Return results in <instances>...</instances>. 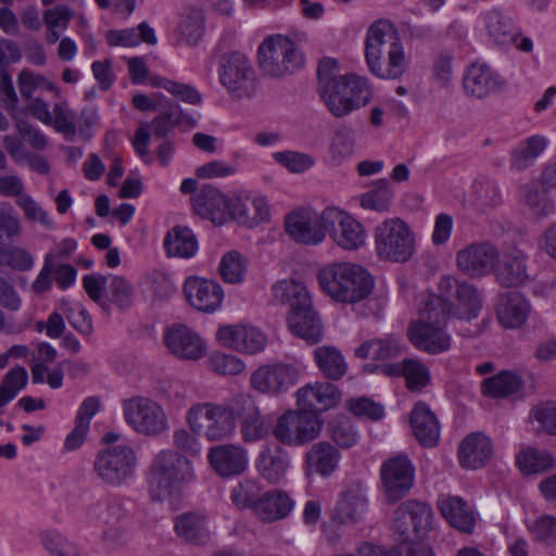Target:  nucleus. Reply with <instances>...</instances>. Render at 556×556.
Returning a JSON list of instances; mask_svg holds the SVG:
<instances>
[{
	"mask_svg": "<svg viewBox=\"0 0 556 556\" xmlns=\"http://www.w3.org/2000/svg\"><path fill=\"white\" fill-rule=\"evenodd\" d=\"M376 251L380 258L404 263L415 252V238L408 225L401 218H388L376 227Z\"/></svg>",
	"mask_w": 556,
	"mask_h": 556,
	"instance_id": "9d476101",
	"label": "nucleus"
},
{
	"mask_svg": "<svg viewBox=\"0 0 556 556\" xmlns=\"http://www.w3.org/2000/svg\"><path fill=\"white\" fill-rule=\"evenodd\" d=\"M205 31V17L201 9L190 8L181 14L175 35L179 46L199 45Z\"/></svg>",
	"mask_w": 556,
	"mask_h": 556,
	"instance_id": "ea45409f",
	"label": "nucleus"
},
{
	"mask_svg": "<svg viewBox=\"0 0 556 556\" xmlns=\"http://www.w3.org/2000/svg\"><path fill=\"white\" fill-rule=\"evenodd\" d=\"M245 227L254 228L262 224L269 223L270 207L267 198L257 191H250L245 194Z\"/></svg>",
	"mask_w": 556,
	"mask_h": 556,
	"instance_id": "8fccbe9b",
	"label": "nucleus"
},
{
	"mask_svg": "<svg viewBox=\"0 0 556 556\" xmlns=\"http://www.w3.org/2000/svg\"><path fill=\"white\" fill-rule=\"evenodd\" d=\"M321 429L316 414L288 410L282 414L274 428V435L286 445H303L313 441Z\"/></svg>",
	"mask_w": 556,
	"mask_h": 556,
	"instance_id": "4468645a",
	"label": "nucleus"
},
{
	"mask_svg": "<svg viewBox=\"0 0 556 556\" xmlns=\"http://www.w3.org/2000/svg\"><path fill=\"white\" fill-rule=\"evenodd\" d=\"M321 219L327 232L340 248L357 250L365 243L363 226L346 212L329 206L321 212Z\"/></svg>",
	"mask_w": 556,
	"mask_h": 556,
	"instance_id": "f3484780",
	"label": "nucleus"
},
{
	"mask_svg": "<svg viewBox=\"0 0 556 556\" xmlns=\"http://www.w3.org/2000/svg\"><path fill=\"white\" fill-rule=\"evenodd\" d=\"M273 157L278 164L294 174L304 173L315 165V159L305 152L287 150L275 152Z\"/></svg>",
	"mask_w": 556,
	"mask_h": 556,
	"instance_id": "6e6d98bb",
	"label": "nucleus"
},
{
	"mask_svg": "<svg viewBox=\"0 0 556 556\" xmlns=\"http://www.w3.org/2000/svg\"><path fill=\"white\" fill-rule=\"evenodd\" d=\"M483 18L486 33L495 45L508 48L520 37L519 28L504 11L492 9L485 12Z\"/></svg>",
	"mask_w": 556,
	"mask_h": 556,
	"instance_id": "4c0bfd02",
	"label": "nucleus"
},
{
	"mask_svg": "<svg viewBox=\"0 0 556 556\" xmlns=\"http://www.w3.org/2000/svg\"><path fill=\"white\" fill-rule=\"evenodd\" d=\"M340 452L329 442H317L305 454L306 475L331 476L339 467Z\"/></svg>",
	"mask_w": 556,
	"mask_h": 556,
	"instance_id": "c9c22d12",
	"label": "nucleus"
},
{
	"mask_svg": "<svg viewBox=\"0 0 556 556\" xmlns=\"http://www.w3.org/2000/svg\"><path fill=\"white\" fill-rule=\"evenodd\" d=\"M438 507L455 529L470 533L473 530L476 518L471 507L459 496L443 495L438 501Z\"/></svg>",
	"mask_w": 556,
	"mask_h": 556,
	"instance_id": "58836bf2",
	"label": "nucleus"
},
{
	"mask_svg": "<svg viewBox=\"0 0 556 556\" xmlns=\"http://www.w3.org/2000/svg\"><path fill=\"white\" fill-rule=\"evenodd\" d=\"M218 274L225 283L237 285L243 280V256L237 250H230L223 254Z\"/></svg>",
	"mask_w": 556,
	"mask_h": 556,
	"instance_id": "603ef678",
	"label": "nucleus"
},
{
	"mask_svg": "<svg viewBox=\"0 0 556 556\" xmlns=\"http://www.w3.org/2000/svg\"><path fill=\"white\" fill-rule=\"evenodd\" d=\"M17 84L23 99L30 101L36 92L56 91V87L52 81L40 74L29 71H22L17 76Z\"/></svg>",
	"mask_w": 556,
	"mask_h": 556,
	"instance_id": "3c124183",
	"label": "nucleus"
},
{
	"mask_svg": "<svg viewBox=\"0 0 556 556\" xmlns=\"http://www.w3.org/2000/svg\"><path fill=\"white\" fill-rule=\"evenodd\" d=\"M41 542L51 556H86L74 543L55 531L45 532Z\"/></svg>",
	"mask_w": 556,
	"mask_h": 556,
	"instance_id": "4d7b16f0",
	"label": "nucleus"
},
{
	"mask_svg": "<svg viewBox=\"0 0 556 556\" xmlns=\"http://www.w3.org/2000/svg\"><path fill=\"white\" fill-rule=\"evenodd\" d=\"M164 248L168 256L190 258L198 251V241L191 229L178 226L167 232Z\"/></svg>",
	"mask_w": 556,
	"mask_h": 556,
	"instance_id": "a18cd8bd",
	"label": "nucleus"
},
{
	"mask_svg": "<svg viewBox=\"0 0 556 556\" xmlns=\"http://www.w3.org/2000/svg\"><path fill=\"white\" fill-rule=\"evenodd\" d=\"M314 361L321 374L329 380H340L348 371L342 353L334 346L323 345L314 350Z\"/></svg>",
	"mask_w": 556,
	"mask_h": 556,
	"instance_id": "37998d69",
	"label": "nucleus"
},
{
	"mask_svg": "<svg viewBox=\"0 0 556 556\" xmlns=\"http://www.w3.org/2000/svg\"><path fill=\"white\" fill-rule=\"evenodd\" d=\"M285 228L290 238L305 245L319 244L327 232L321 213L308 208H298L289 213L285 218Z\"/></svg>",
	"mask_w": 556,
	"mask_h": 556,
	"instance_id": "aec40b11",
	"label": "nucleus"
},
{
	"mask_svg": "<svg viewBox=\"0 0 556 556\" xmlns=\"http://www.w3.org/2000/svg\"><path fill=\"white\" fill-rule=\"evenodd\" d=\"M521 379L514 372L503 370L481 383L482 393L491 397H507L519 391Z\"/></svg>",
	"mask_w": 556,
	"mask_h": 556,
	"instance_id": "49530a36",
	"label": "nucleus"
},
{
	"mask_svg": "<svg viewBox=\"0 0 556 556\" xmlns=\"http://www.w3.org/2000/svg\"><path fill=\"white\" fill-rule=\"evenodd\" d=\"M503 84L500 75L486 64H471L463 78L465 91L479 99L500 90Z\"/></svg>",
	"mask_w": 556,
	"mask_h": 556,
	"instance_id": "473e14b6",
	"label": "nucleus"
},
{
	"mask_svg": "<svg viewBox=\"0 0 556 556\" xmlns=\"http://www.w3.org/2000/svg\"><path fill=\"white\" fill-rule=\"evenodd\" d=\"M535 542L552 546L556 543V517L543 515L536 518L529 527Z\"/></svg>",
	"mask_w": 556,
	"mask_h": 556,
	"instance_id": "052dcab7",
	"label": "nucleus"
},
{
	"mask_svg": "<svg viewBox=\"0 0 556 556\" xmlns=\"http://www.w3.org/2000/svg\"><path fill=\"white\" fill-rule=\"evenodd\" d=\"M22 233L21 220L9 203L0 202V238L13 239Z\"/></svg>",
	"mask_w": 556,
	"mask_h": 556,
	"instance_id": "338daca9",
	"label": "nucleus"
},
{
	"mask_svg": "<svg viewBox=\"0 0 556 556\" xmlns=\"http://www.w3.org/2000/svg\"><path fill=\"white\" fill-rule=\"evenodd\" d=\"M194 478L193 465L187 456L172 448L162 450L153 457L149 467V494L157 502L178 497L182 488Z\"/></svg>",
	"mask_w": 556,
	"mask_h": 556,
	"instance_id": "f03ea898",
	"label": "nucleus"
},
{
	"mask_svg": "<svg viewBox=\"0 0 556 556\" xmlns=\"http://www.w3.org/2000/svg\"><path fill=\"white\" fill-rule=\"evenodd\" d=\"M498 258L497 250L488 242L470 243L456 254L459 270L471 277L488 275Z\"/></svg>",
	"mask_w": 556,
	"mask_h": 556,
	"instance_id": "5701e85b",
	"label": "nucleus"
},
{
	"mask_svg": "<svg viewBox=\"0 0 556 556\" xmlns=\"http://www.w3.org/2000/svg\"><path fill=\"white\" fill-rule=\"evenodd\" d=\"M191 201L198 215L216 225H224L242 215L239 206L211 184L202 185Z\"/></svg>",
	"mask_w": 556,
	"mask_h": 556,
	"instance_id": "2eb2a0df",
	"label": "nucleus"
},
{
	"mask_svg": "<svg viewBox=\"0 0 556 556\" xmlns=\"http://www.w3.org/2000/svg\"><path fill=\"white\" fill-rule=\"evenodd\" d=\"M516 463L525 475L540 473L555 465V460L549 453L534 447L521 451L516 457Z\"/></svg>",
	"mask_w": 556,
	"mask_h": 556,
	"instance_id": "09e8293b",
	"label": "nucleus"
},
{
	"mask_svg": "<svg viewBox=\"0 0 556 556\" xmlns=\"http://www.w3.org/2000/svg\"><path fill=\"white\" fill-rule=\"evenodd\" d=\"M530 419L539 424V430L556 434V403L544 402L535 405L530 412Z\"/></svg>",
	"mask_w": 556,
	"mask_h": 556,
	"instance_id": "680f3d73",
	"label": "nucleus"
},
{
	"mask_svg": "<svg viewBox=\"0 0 556 556\" xmlns=\"http://www.w3.org/2000/svg\"><path fill=\"white\" fill-rule=\"evenodd\" d=\"M257 61L265 76L281 78L299 70L304 64V56L292 40L273 35L258 46Z\"/></svg>",
	"mask_w": 556,
	"mask_h": 556,
	"instance_id": "6e6552de",
	"label": "nucleus"
},
{
	"mask_svg": "<svg viewBox=\"0 0 556 556\" xmlns=\"http://www.w3.org/2000/svg\"><path fill=\"white\" fill-rule=\"evenodd\" d=\"M547 144L548 140L543 135H533L522 139L510 152V166L519 172L531 167Z\"/></svg>",
	"mask_w": 556,
	"mask_h": 556,
	"instance_id": "a19ab883",
	"label": "nucleus"
},
{
	"mask_svg": "<svg viewBox=\"0 0 556 556\" xmlns=\"http://www.w3.org/2000/svg\"><path fill=\"white\" fill-rule=\"evenodd\" d=\"M126 422L139 434L156 437L169 428L163 407L146 396H134L122 403Z\"/></svg>",
	"mask_w": 556,
	"mask_h": 556,
	"instance_id": "9b49d317",
	"label": "nucleus"
},
{
	"mask_svg": "<svg viewBox=\"0 0 556 556\" xmlns=\"http://www.w3.org/2000/svg\"><path fill=\"white\" fill-rule=\"evenodd\" d=\"M168 350L182 359H199L204 356L206 345L203 339L186 325H172L164 336Z\"/></svg>",
	"mask_w": 556,
	"mask_h": 556,
	"instance_id": "b1692460",
	"label": "nucleus"
},
{
	"mask_svg": "<svg viewBox=\"0 0 556 556\" xmlns=\"http://www.w3.org/2000/svg\"><path fill=\"white\" fill-rule=\"evenodd\" d=\"M254 485H245V509L264 522H274L287 518L294 507L293 500L282 490H270L258 494Z\"/></svg>",
	"mask_w": 556,
	"mask_h": 556,
	"instance_id": "dca6fc26",
	"label": "nucleus"
},
{
	"mask_svg": "<svg viewBox=\"0 0 556 556\" xmlns=\"http://www.w3.org/2000/svg\"><path fill=\"white\" fill-rule=\"evenodd\" d=\"M319 96L331 115L341 118L365 106L371 91L365 78L346 74L321 85Z\"/></svg>",
	"mask_w": 556,
	"mask_h": 556,
	"instance_id": "423d86ee",
	"label": "nucleus"
},
{
	"mask_svg": "<svg viewBox=\"0 0 556 556\" xmlns=\"http://www.w3.org/2000/svg\"><path fill=\"white\" fill-rule=\"evenodd\" d=\"M528 256L520 250H513L504 254L495 269L497 282L506 288H518L529 279Z\"/></svg>",
	"mask_w": 556,
	"mask_h": 556,
	"instance_id": "72a5a7b5",
	"label": "nucleus"
},
{
	"mask_svg": "<svg viewBox=\"0 0 556 556\" xmlns=\"http://www.w3.org/2000/svg\"><path fill=\"white\" fill-rule=\"evenodd\" d=\"M296 394L302 409L316 415L334 407L341 401V392L330 382L306 384Z\"/></svg>",
	"mask_w": 556,
	"mask_h": 556,
	"instance_id": "a878e982",
	"label": "nucleus"
},
{
	"mask_svg": "<svg viewBox=\"0 0 556 556\" xmlns=\"http://www.w3.org/2000/svg\"><path fill=\"white\" fill-rule=\"evenodd\" d=\"M106 294L110 301L122 309H127L131 305L132 287L123 277H109Z\"/></svg>",
	"mask_w": 556,
	"mask_h": 556,
	"instance_id": "bf43d9fd",
	"label": "nucleus"
},
{
	"mask_svg": "<svg viewBox=\"0 0 556 556\" xmlns=\"http://www.w3.org/2000/svg\"><path fill=\"white\" fill-rule=\"evenodd\" d=\"M274 296L290 306L288 324L296 337L308 344H316L324 338V327L317 312L312 306L307 288L293 280H282L274 285Z\"/></svg>",
	"mask_w": 556,
	"mask_h": 556,
	"instance_id": "7ed1b4c3",
	"label": "nucleus"
},
{
	"mask_svg": "<svg viewBox=\"0 0 556 556\" xmlns=\"http://www.w3.org/2000/svg\"><path fill=\"white\" fill-rule=\"evenodd\" d=\"M365 58L370 73L381 79H399L407 67L397 31L387 21L376 22L369 27Z\"/></svg>",
	"mask_w": 556,
	"mask_h": 556,
	"instance_id": "f257e3e1",
	"label": "nucleus"
},
{
	"mask_svg": "<svg viewBox=\"0 0 556 556\" xmlns=\"http://www.w3.org/2000/svg\"><path fill=\"white\" fill-rule=\"evenodd\" d=\"M60 308L70 325L84 336H89L93 331L92 319L88 311L80 304L73 305L67 300H62Z\"/></svg>",
	"mask_w": 556,
	"mask_h": 556,
	"instance_id": "5fc2aeb1",
	"label": "nucleus"
},
{
	"mask_svg": "<svg viewBox=\"0 0 556 556\" xmlns=\"http://www.w3.org/2000/svg\"><path fill=\"white\" fill-rule=\"evenodd\" d=\"M174 531L184 542L195 546H205L213 539L207 517L199 511L178 515L174 520Z\"/></svg>",
	"mask_w": 556,
	"mask_h": 556,
	"instance_id": "bb28decb",
	"label": "nucleus"
},
{
	"mask_svg": "<svg viewBox=\"0 0 556 556\" xmlns=\"http://www.w3.org/2000/svg\"><path fill=\"white\" fill-rule=\"evenodd\" d=\"M16 204L22 208L27 219L39 222L48 228L53 226L49 214L29 194L25 193L17 198Z\"/></svg>",
	"mask_w": 556,
	"mask_h": 556,
	"instance_id": "774afa93",
	"label": "nucleus"
},
{
	"mask_svg": "<svg viewBox=\"0 0 556 556\" xmlns=\"http://www.w3.org/2000/svg\"><path fill=\"white\" fill-rule=\"evenodd\" d=\"M364 370L368 372L379 371L388 377L404 376L410 390H419L429 382L428 368L420 362L412 358H405L401 363L395 364H366Z\"/></svg>",
	"mask_w": 556,
	"mask_h": 556,
	"instance_id": "cd10ccee",
	"label": "nucleus"
},
{
	"mask_svg": "<svg viewBox=\"0 0 556 556\" xmlns=\"http://www.w3.org/2000/svg\"><path fill=\"white\" fill-rule=\"evenodd\" d=\"M126 520L127 509L123 501L115 496H103L86 507L85 522L100 528L103 541L111 547L122 542Z\"/></svg>",
	"mask_w": 556,
	"mask_h": 556,
	"instance_id": "1a4fd4ad",
	"label": "nucleus"
},
{
	"mask_svg": "<svg viewBox=\"0 0 556 556\" xmlns=\"http://www.w3.org/2000/svg\"><path fill=\"white\" fill-rule=\"evenodd\" d=\"M530 312V302L522 293L508 291L498 295L496 315L505 328H520L528 320Z\"/></svg>",
	"mask_w": 556,
	"mask_h": 556,
	"instance_id": "c85d7f7f",
	"label": "nucleus"
},
{
	"mask_svg": "<svg viewBox=\"0 0 556 556\" xmlns=\"http://www.w3.org/2000/svg\"><path fill=\"white\" fill-rule=\"evenodd\" d=\"M289 455L279 444L263 446L256 459V469L262 478L270 484H278L289 468Z\"/></svg>",
	"mask_w": 556,
	"mask_h": 556,
	"instance_id": "2f4dec72",
	"label": "nucleus"
},
{
	"mask_svg": "<svg viewBox=\"0 0 556 556\" xmlns=\"http://www.w3.org/2000/svg\"><path fill=\"white\" fill-rule=\"evenodd\" d=\"M369 509L367 489L361 481L348 484L338 495L331 514V523L355 525L362 521Z\"/></svg>",
	"mask_w": 556,
	"mask_h": 556,
	"instance_id": "a211bd4d",
	"label": "nucleus"
},
{
	"mask_svg": "<svg viewBox=\"0 0 556 556\" xmlns=\"http://www.w3.org/2000/svg\"><path fill=\"white\" fill-rule=\"evenodd\" d=\"M35 265L34 255L26 249L0 241V267L14 271H28Z\"/></svg>",
	"mask_w": 556,
	"mask_h": 556,
	"instance_id": "de8ad7c7",
	"label": "nucleus"
},
{
	"mask_svg": "<svg viewBox=\"0 0 556 556\" xmlns=\"http://www.w3.org/2000/svg\"><path fill=\"white\" fill-rule=\"evenodd\" d=\"M219 78L228 92L240 99L243 96V54L232 52L222 59Z\"/></svg>",
	"mask_w": 556,
	"mask_h": 556,
	"instance_id": "79ce46f5",
	"label": "nucleus"
},
{
	"mask_svg": "<svg viewBox=\"0 0 556 556\" xmlns=\"http://www.w3.org/2000/svg\"><path fill=\"white\" fill-rule=\"evenodd\" d=\"M331 438L340 447L349 448L357 444L359 434L349 418H340L331 426Z\"/></svg>",
	"mask_w": 556,
	"mask_h": 556,
	"instance_id": "e2e57ef3",
	"label": "nucleus"
},
{
	"mask_svg": "<svg viewBox=\"0 0 556 556\" xmlns=\"http://www.w3.org/2000/svg\"><path fill=\"white\" fill-rule=\"evenodd\" d=\"M136 462V453L130 446L116 445L98 452L93 469L104 483L118 486L132 477Z\"/></svg>",
	"mask_w": 556,
	"mask_h": 556,
	"instance_id": "f8f14e48",
	"label": "nucleus"
},
{
	"mask_svg": "<svg viewBox=\"0 0 556 556\" xmlns=\"http://www.w3.org/2000/svg\"><path fill=\"white\" fill-rule=\"evenodd\" d=\"M448 308L441 296L428 295L419 318L407 328L408 339L417 350L432 355L450 350L451 336L445 330Z\"/></svg>",
	"mask_w": 556,
	"mask_h": 556,
	"instance_id": "39448f33",
	"label": "nucleus"
},
{
	"mask_svg": "<svg viewBox=\"0 0 556 556\" xmlns=\"http://www.w3.org/2000/svg\"><path fill=\"white\" fill-rule=\"evenodd\" d=\"M26 110L36 119L48 126H53L59 132L75 136L77 126L74 122V113L67 110L63 102L53 105V112H50L48 102L43 101L40 97H36L29 101Z\"/></svg>",
	"mask_w": 556,
	"mask_h": 556,
	"instance_id": "393cba45",
	"label": "nucleus"
},
{
	"mask_svg": "<svg viewBox=\"0 0 556 556\" xmlns=\"http://www.w3.org/2000/svg\"><path fill=\"white\" fill-rule=\"evenodd\" d=\"M410 426L417 441L426 447L437 445L440 438V425L430 407L418 402L410 413Z\"/></svg>",
	"mask_w": 556,
	"mask_h": 556,
	"instance_id": "e433bc0d",
	"label": "nucleus"
},
{
	"mask_svg": "<svg viewBox=\"0 0 556 556\" xmlns=\"http://www.w3.org/2000/svg\"><path fill=\"white\" fill-rule=\"evenodd\" d=\"M318 282L332 300L346 304L365 300L374 289L369 271L350 262H334L324 266L318 273Z\"/></svg>",
	"mask_w": 556,
	"mask_h": 556,
	"instance_id": "20e7f679",
	"label": "nucleus"
},
{
	"mask_svg": "<svg viewBox=\"0 0 556 556\" xmlns=\"http://www.w3.org/2000/svg\"><path fill=\"white\" fill-rule=\"evenodd\" d=\"M11 117L15 122L16 130L22 139H24L35 150L41 151L46 149L47 138L37 127L20 117L18 113H13Z\"/></svg>",
	"mask_w": 556,
	"mask_h": 556,
	"instance_id": "0e129e2a",
	"label": "nucleus"
},
{
	"mask_svg": "<svg viewBox=\"0 0 556 556\" xmlns=\"http://www.w3.org/2000/svg\"><path fill=\"white\" fill-rule=\"evenodd\" d=\"M184 293L193 308L208 314L216 312L224 300V290L217 281L198 276L185 280Z\"/></svg>",
	"mask_w": 556,
	"mask_h": 556,
	"instance_id": "4be33fe9",
	"label": "nucleus"
},
{
	"mask_svg": "<svg viewBox=\"0 0 556 556\" xmlns=\"http://www.w3.org/2000/svg\"><path fill=\"white\" fill-rule=\"evenodd\" d=\"M198 435L199 434L193 433L191 430H175L173 433V443L176 447L175 451H178L185 456L199 457L202 453V445L197 438Z\"/></svg>",
	"mask_w": 556,
	"mask_h": 556,
	"instance_id": "69168bd1",
	"label": "nucleus"
},
{
	"mask_svg": "<svg viewBox=\"0 0 556 556\" xmlns=\"http://www.w3.org/2000/svg\"><path fill=\"white\" fill-rule=\"evenodd\" d=\"M441 296L448 305V316L470 320L478 316L482 306L481 293L466 281L454 277H442L439 282Z\"/></svg>",
	"mask_w": 556,
	"mask_h": 556,
	"instance_id": "ddd939ff",
	"label": "nucleus"
},
{
	"mask_svg": "<svg viewBox=\"0 0 556 556\" xmlns=\"http://www.w3.org/2000/svg\"><path fill=\"white\" fill-rule=\"evenodd\" d=\"M405 519H409L415 531L425 538L431 530L433 513L427 503L408 500L401 503L394 511V526L403 533L407 531Z\"/></svg>",
	"mask_w": 556,
	"mask_h": 556,
	"instance_id": "7c9ffc66",
	"label": "nucleus"
},
{
	"mask_svg": "<svg viewBox=\"0 0 556 556\" xmlns=\"http://www.w3.org/2000/svg\"><path fill=\"white\" fill-rule=\"evenodd\" d=\"M237 414L231 406L210 402L192 405L186 414V422L195 434L208 441L230 438L236 429Z\"/></svg>",
	"mask_w": 556,
	"mask_h": 556,
	"instance_id": "0eeeda50",
	"label": "nucleus"
},
{
	"mask_svg": "<svg viewBox=\"0 0 556 556\" xmlns=\"http://www.w3.org/2000/svg\"><path fill=\"white\" fill-rule=\"evenodd\" d=\"M414 475V467L406 456H395L382 464L381 482L389 502H396L408 493Z\"/></svg>",
	"mask_w": 556,
	"mask_h": 556,
	"instance_id": "412c9836",
	"label": "nucleus"
},
{
	"mask_svg": "<svg viewBox=\"0 0 556 556\" xmlns=\"http://www.w3.org/2000/svg\"><path fill=\"white\" fill-rule=\"evenodd\" d=\"M207 459L214 471L223 478L243 472V450L233 444H222L208 450Z\"/></svg>",
	"mask_w": 556,
	"mask_h": 556,
	"instance_id": "f704fd0d",
	"label": "nucleus"
},
{
	"mask_svg": "<svg viewBox=\"0 0 556 556\" xmlns=\"http://www.w3.org/2000/svg\"><path fill=\"white\" fill-rule=\"evenodd\" d=\"M401 352L402 346L400 340L396 337L389 336L363 342L355 349V356L362 359L372 358L387 361L399 356Z\"/></svg>",
	"mask_w": 556,
	"mask_h": 556,
	"instance_id": "c03bdc74",
	"label": "nucleus"
},
{
	"mask_svg": "<svg viewBox=\"0 0 556 556\" xmlns=\"http://www.w3.org/2000/svg\"><path fill=\"white\" fill-rule=\"evenodd\" d=\"M300 370L292 364L275 363L260 366L250 378L251 387L262 393L287 392L299 382Z\"/></svg>",
	"mask_w": 556,
	"mask_h": 556,
	"instance_id": "6ab92c4d",
	"label": "nucleus"
},
{
	"mask_svg": "<svg viewBox=\"0 0 556 556\" xmlns=\"http://www.w3.org/2000/svg\"><path fill=\"white\" fill-rule=\"evenodd\" d=\"M493 454L490 438L482 432H472L458 446L459 464L465 469H479L488 464Z\"/></svg>",
	"mask_w": 556,
	"mask_h": 556,
	"instance_id": "c756f323",
	"label": "nucleus"
},
{
	"mask_svg": "<svg viewBox=\"0 0 556 556\" xmlns=\"http://www.w3.org/2000/svg\"><path fill=\"white\" fill-rule=\"evenodd\" d=\"M393 193L386 179H380L375 187L364 193L361 198V205L367 210L384 212L389 208Z\"/></svg>",
	"mask_w": 556,
	"mask_h": 556,
	"instance_id": "864d4df0",
	"label": "nucleus"
},
{
	"mask_svg": "<svg viewBox=\"0 0 556 556\" xmlns=\"http://www.w3.org/2000/svg\"><path fill=\"white\" fill-rule=\"evenodd\" d=\"M522 195L525 204L533 215L546 217L554 213L555 208L553 202L545 193L540 192L536 187L526 185L522 188Z\"/></svg>",
	"mask_w": 556,
	"mask_h": 556,
	"instance_id": "13d9d810",
	"label": "nucleus"
}]
</instances>
